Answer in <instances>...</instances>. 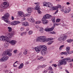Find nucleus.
<instances>
[{
  "instance_id": "nucleus-16",
  "label": "nucleus",
  "mask_w": 73,
  "mask_h": 73,
  "mask_svg": "<svg viewBox=\"0 0 73 73\" xmlns=\"http://www.w3.org/2000/svg\"><path fill=\"white\" fill-rule=\"evenodd\" d=\"M43 17L45 19H50L52 17V16L50 15L46 14V15L44 16Z\"/></svg>"
},
{
  "instance_id": "nucleus-46",
  "label": "nucleus",
  "mask_w": 73,
  "mask_h": 73,
  "mask_svg": "<svg viewBox=\"0 0 73 73\" xmlns=\"http://www.w3.org/2000/svg\"><path fill=\"white\" fill-rule=\"evenodd\" d=\"M38 13H41V11H40V10L37 9Z\"/></svg>"
},
{
  "instance_id": "nucleus-18",
  "label": "nucleus",
  "mask_w": 73,
  "mask_h": 73,
  "mask_svg": "<svg viewBox=\"0 0 73 73\" xmlns=\"http://www.w3.org/2000/svg\"><path fill=\"white\" fill-rule=\"evenodd\" d=\"M11 38H10V39H9V41H10V44H11L12 45H15L16 44V43L17 42V41L15 40H11H11H11Z\"/></svg>"
},
{
  "instance_id": "nucleus-38",
  "label": "nucleus",
  "mask_w": 73,
  "mask_h": 73,
  "mask_svg": "<svg viewBox=\"0 0 73 73\" xmlns=\"http://www.w3.org/2000/svg\"><path fill=\"white\" fill-rule=\"evenodd\" d=\"M47 3H46V2H44L43 3L44 6H45V7H46V5H47L46 4H47Z\"/></svg>"
},
{
  "instance_id": "nucleus-6",
  "label": "nucleus",
  "mask_w": 73,
  "mask_h": 73,
  "mask_svg": "<svg viewBox=\"0 0 73 73\" xmlns=\"http://www.w3.org/2000/svg\"><path fill=\"white\" fill-rule=\"evenodd\" d=\"M7 2H5L3 3V4H2L1 7L2 9H4V8H6L7 7H9V4H8L7 5Z\"/></svg>"
},
{
  "instance_id": "nucleus-12",
  "label": "nucleus",
  "mask_w": 73,
  "mask_h": 73,
  "mask_svg": "<svg viewBox=\"0 0 73 73\" xmlns=\"http://www.w3.org/2000/svg\"><path fill=\"white\" fill-rule=\"evenodd\" d=\"M18 15L20 17H23V16L25 17V15H24V12L21 11H19L18 12Z\"/></svg>"
},
{
  "instance_id": "nucleus-40",
  "label": "nucleus",
  "mask_w": 73,
  "mask_h": 73,
  "mask_svg": "<svg viewBox=\"0 0 73 73\" xmlns=\"http://www.w3.org/2000/svg\"><path fill=\"white\" fill-rule=\"evenodd\" d=\"M73 40H71V39H68L67 40V41L68 42H69L70 43L72 41H73Z\"/></svg>"
},
{
  "instance_id": "nucleus-23",
  "label": "nucleus",
  "mask_w": 73,
  "mask_h": 73,
  "mask_svg": "<svg viewBox=\"0 0 73 73\" xmlns=\"http://www.w3.org/2000/svg\"><path fill=\"white\" fill-rule=\"evenodd\" d=\"M3 56L4 57H3V58H4V59L5 61H7V60H8V58H9V57H8V56H6V55L5 56L4 55V53H3Z\"/></svg>"
},
{
  "instance_id": "nucleus-2",
  "label": "nucleus",
  "mask_w": 73,
  "mask_h": 73,
  "mask_svg": "<svg viewBox=\"0 0 73 73\" xmlns=\"http://www.w3.org/2000/svg\"><path fill=\"white\" fill-rule=\"evenodd\" d=\"M53 40V38H46V37L45 36H41L37 37L36 39L37 42H48L49 41H51Z\"/></svg>"
},
{
  "instance_id": "nucleus-5",
  "label": "nucleus",
  "mask_w": 73,
  "mask_h": 73,
  "mask_svg": "<svg viewBox=\"0 0 73 73\" xmlns=\"http://www.w3.org/2000/svg\"><path fill=\"white\" fill-rule=\"evenodd\" d=\"M11 52L10 51V50H6L3 52V55L4 56L8 55L9 56H12V53H11Z\"/></svg>"
},
{
  "instance_id": "nucleus-51",
  "label": "nucleus",
  "mask_w": 73,
  "mask_h": 73,
  "mask_svg": "<svg viewBox=\"0 0 73 73\" xmlns=\"http://www.w3.org/2000/svg\"><path fill=\"white\" fill-rule=\"evenodd\" d=\"M24 28L23 27H21V31H24Z\"/></svg>"
},
{
  "instance_id": "nucleus-28",
  "label": "nucleus",
  "mask_w": 73,
  "mask_h": 73,
  "mask_svg": "<svg viewBox=\"0 0 73 73\" xmlns=\"http://www.w3.org/2000/svg\"><path fill=\"white\" fill-rule=\"evenodd\" d=\"M61 55H63V54H65L66 55H67L68 54H67V52H62L60 53Z\"/></svg>"
},
{
  "instance_id": "nucleus-19",
  "label": "nucleus",
  "mask_w": 73,
  "mask_h": 73,
  "mask_svg": "<svg viewBox=\"0 0 73 73\" xmlns=\"http://www.w3.org/2000/svg\"><path fill=\"white\" fill-rule=\"evenodd\" d=\"M40 47L41 50H46L47 49V47L44 45H40Z\"/></svg>"
},
{
  "instance_id": "nucleus-36",
  "label": "nucleus",
  "mask_w": 73,
  "mask_h": 73,
  "mask_svg": "<svg viewBox=\"0 0 73 73\" xmlns=\"http://www.w3.org/2000/svg\"><path fill=\"white\" fill-rule=\"evenodd\" d=\"M59 25V24H57L56 23H54L53 25V26L54 27H55V26H58Z\"/></svg>"
},
{
  "instance_id": "nucleus-53",
  "label": "nucleus",
  "mask_w": 73,
  "mask_h": 73,
  "mask_svg": "<svg viewBox=\"0 0 73 73\" xmlns=\"http://www.w3.org/2000/svg\"><path fill=\"white\" fill-rule=\"evenodd\" d=\"M36 28L37 29H39V28H40V27H39V26L38 25L36 26Z\"/></svg>"
},
{
  "instance_id": "nucleus-24",
  "label": "nucleus",
  "mask_w": 73,
  "mask_h": 73,
  "mask_svg": "<svg viewBox=\"0 0 73 73\" xmlns=\"http://www.w3.org/2000/svg\"><path fill=\"white\" fill-rule=\"evenodd\" d=\"M52 18L51 19V20L52 21V22H53V23H55V21H56V18H55L54 17H52Z\"/></svg>"
},
{
  "instance_id": "nucleus-26",
  "label": "nucleus",
  "mask_w": 73,
  "mask_h": 73,
  "mask_svg": "<svg viewBox=\"0 0 73 73\" xmlns=\"http://www.w3.org/2000/svg\"><path fill=\"white\" fill-rule=\"evenodd\" d=\"M39 31H40V32H41V33H42V32H44V31H43V29H42V27H39Z\"/></svg>"
},
{
  "instance_id": "nucleus-15",
  "label": "nucleus",
  "mask_w": 73,
  "mask_h": 73,
  "mask_svg": "<svg viewBox=\"0 0 73 73\" xmlns=\"http://www.w3.org/2000/svg\"><path fill=\"white\" fill-rule=\"evenodd\" d=\"M20 22L19 21H14L11 22V25H16L18 24H19Z\"/></svg>"
},
{
  "instance_id": "nucleus-48",
  "label": "nucleus",
  "mask_w": 73,
  "mask_h": 73,
  "mask_svg": "<svg viewBox=\"0 0 73 73\" xmlns=\"http://www.w3.org/2000/svg\"><path fill=\"white\" fill-rule=\"evenodd\" d=\"M58 12V10H57L54 13V15H56V14H57Z\"/></svg>"
},
{
  "instance_id": "nucleus-34",
  "label": "nucleus",
  "mask_w": 73,
  "mask_h": 73,
  "mask_svg": "<svg viewBox=\"0 0 73 73\" xmlns=\"http://www.w3.org/2000/svg\"><path fill=\"white\" fill-rule=\"evenodd\" d=\"M17 62H18V61H16L14 63L13 65L14 67H17V66L16 65V64Z\"/></svg>"
},
{
  "instance_id": "nucleus-4",
  "label": "nucleus",
  "mask_w": 73,
  "mask_h": 73,
  "mask_svg": "<svg viewBox=\"0 0 73 73\" xmlns=\"http://www.w3.org/2000/svg\"><path fill=\"white\" fill-rule=\"evenodd\" d=\"M9 17V14L8 13H7L5 14L2 17L1 19L2 20H3L5 23L9 24L10 21L8 19V18Z\"/></svg>"
},
{
  "instance_id": "nucleus-13",
  "label": "nucleus",
  "mask_w": 73,
  "mask_h": 73,
  "mask_svg": "<svg viewBox=\"0 0 73 73\" xmlns=\"http://www.w3.org/2000/svg\"><path fill=\"white\" fill-rule=\"evenodd\" d=\"M41 53L43 56H46L47 54V52L46 50H41Z\"/></svg>"
},
{
  "instance_id": "nucleus-21",
  "label": "nucleus",
  "mask_w": 73,
  "mask_h": 73,
  "mask_svg": "<svg viewBox=\"0 0 73 73\" xmlns=\"http://www.w3.org/2000/svg\"><path fill=\"white\" fill-rule=\"evenodd\" d=\"M54 27H52L51 28H49V29L46 28L44 29V31H46V32H49L50 31H53V30L54 29Z\"/></svg>"
},
{
  "instance_id": "nucleus-58",
  "label": "nucleus",
  "mask_w": 73,
  "mask_h": 73,
  "mask_svg": "<svg viewBox=\"0 0 73 73\" xmlns=\"http://www.w3.org/2000/svg\"><path fill=\"white\" fill-rule=\"evenodd\" d=\"M47 72V71L46 70H44L43 72V73H46Z\"/></svg>"
},
{
  "instance_id": "nucleus-27",
  "label": "nucleus",
  "mask_w": 73,
  "mask_h": 73,
  "mask_svg": "<svg viewBox=\"0 0 73 73\" xmlns=\"http://www.w3.org/2000/svg\"><path fill=\"white\" fill-rule=\"evenodd\" d=\"M66 51L67 52V53L68 52H69L70 50V47H66Z\"/></svg>"
},
{
  "instance_id": "nucleus-44",
  "label": "nucleus",
  "mask_w": 73,
  "mask_h": 73,
  "mask_svg": "<svg viewBox=\"0 0 73 73\" xmlns=\"http://www.w3.org/2000/svg\"><path fill=\"white\" fill-rule=\"evenodd\" d=\"M36 24H40V23H41V21H38L36 22Z\"/></svg>"
},
{
  "instance_id": "nucleus-41",
  "label": "nucleus",
  "mask_w": 73,
  "mask_h": 73,
  "mask_svg": "<svg viewBox=\"0 0 73 73\" xmlns=\"http://www.w3.org/2000/svg\"><path fill=\"white\" fill-rule=\"evenodd\" d=\"M53 43V41H50L48 43V45H50V44H52Z\"/></svg>"
},
{
  "instance_id": "nucleus-42",
  "label": "nucleus",
  "mask_w": 73,
  "mask_h": 73,
  "mask_svg": "<svg viewBox=\"0 0 73 73\" xmlns=\"http://www.w3.org/2000/svg\"><path fill=\"white\" fill-rule=\"evenodd\" d=\"M73 51H69L67 53V54H71V53H73Z\"/></svg>"
},
{
  "instance_id": "nucleus-22",
  "label": "nucleus",
  "mask_w": 73,
  "mask_h": 73,
  "mask_svg": "<svg viewBox=\"0 0 73 73\" xmlns=\"http://www.w3.org/2000/svg\"><path fill=\"white\" fill-rule=\"evenodd\" d=\"M22 26L24 27H27L29 26V24L27 22H25L22 23Z\"/></svg>"
},
{
  "instance_id": "nucleus-39",
  "label": "nucleus",
  "mask_w": 73,
  "mask_h": 73,
  "mask_svg": "<svg viewBox=\"0 0 73 73\" xmlns=\"http://www.w3.org/2000/svg\"><path fill=\"white\" fill-rule=\"evenodd\" d=\"M41 68V66L40 65H39L37 66V68H36V70H38V69Z\"/></svg>"
},
{
  "instance_id": "nucleus-59",
  "label": "nucleus",
  "mask_w": 73,
  "mask_h": 73,
  "mask_svg": "<svg viewBox=\"0 0 73 73\" xmlns=\"http://www.w3.org/2000/svg\"><path fill=\"white\" fill-rule=\"evenodd\" d=\"M33 19V17H30V20Z\"/></svg>"
},
{
  "instance_id": "nucleus-31",
  "label": "nucleus",
  "mask_w": 73,
  "mask_h": 73,
  "mask_svg": "<svg viewBox=\"0 0 73 73\" xmlns=\"http://www.w3.org/2000/svg\"><path fill=\"white\" fill-rule=\"evenodd\" d=\"M8 29H9V32H11L12 31V27H8Z\"/></svg>"
},
{
  "instance_id": "nucleus-7",
  "label": "nucleus",
  "mask_w": 73,
  "mask_h": 73,
  "mask_svg": "<svg viewBox=\"0 0 73 73\" xmlns=\"http://www.w3.org/2000/svg\"><path fill=\"white\" fill-rule=\"evenodd\" d=\"M67 38V36L66 35H64L63 36H60L58 39V41H64V40H65Z\"/></svg>"
},
{
  "instance_id": "nucleus-47",
  "label": "nucleus",
  "mask_w": 73,
  "mask_h": 73,
  "mask_svg": "<svg viewBox=\"0 0 73 73\" xmlns=\"http://www.w3.org/2000/svg\"><path fill=\"white\" fill-rule=\"evenodd\" d=\"M48 70H52V68L51 66L49 67L48 68Z\"/></svg>"
},
{
  "instance_id": "nucleus-49",
  "label": "nucleus",
  "mask_w": 73,
  "mask_h": 73,
  "mask_svg": "<svg viewBox=\"0 0 73 73\" xmlns=\"http://www.w3.org/2000/svg\"><path fill=\"white\" fill-rule=\"evenodd\" d=\"M50 33H51V34H56V32L53 31L51 32Z\"/></svg>"
},
{
  "instance_id": "nucleus-10",
  "label": "nucleus",
  "mask_w": 73,
  "mask_h": 73,
  "mask_svg": "<svg viewBox=\"0 0 73 73\" xmlns=\"http://www.w3.org/2000/svg\"><path fill=\"white\" fill-rule=\"evenodd\" d=\"M35 50L36 53H40V52L41 50L40 46H39L36 47L35 48Z\"/></svg>"
},
{
  "instance_id": "nucleus-55",
  "label": "nucleus",
  "mask_w": 73,
  "mask_h": 73,
  "mask_svg": "<svg viewBox=\"0 0 73 73\" xmlns=\"http://www.w3.org/2000/svg\"><path fill=\"white\" fill-rule=\"evenodd\" d=\"M23 35H27V32H23Z\"/></svg>"
},
{
  "instance_id": "nucleus-32",
  "label": "nucleus",
  "mask_w": 73,
  "mask_h": 73,
  "mask_svg": "<svg viewBox=\"0 0 73 73\" xmlns=\"http://www.w3.org/2000/svg\"><path fill=\"white\" fill-rule=\"evenodd\" d=\"M28 53V50L27 49H25L24 52H23V54H27Z\"/></svg>"
},
{
  "instance_id": "nucleus-57",
  "label": "nucleus",
  "mask_w": 73,
  "mask_h": 73,
  "mask_svg": "<svg viewBox=\"0 0 73 73\" xmlns=\"http://www.w3.org/2000/svg\"><path fill=\"white\" fill-rule=\"evenodd\" d=\"M65 71H66V72L67 73H69V71H68V70H65Z\"/></svg>"
},
{
  "instance_id": "nucleus-52",
  "label": "nucleus",
  "mask_w": 73,
  "mask_h": 73,
  "mask_svg": "<svg viewBox=\"0 0 73 73\" xmlns=\"http://www.w3.org/2000/svg\"><path fill=\"white\" fill-rule=\"evenodd\" d=\"M52 66H54V67H57V64H53L52 65Z\"/></svg>"
},
{
  "instance_id": "nucleus-50",
  "label": "nucleus",
  "mask_w": 73,
  "mask_h": 73,
  "mask_svg": "<svg viewBox=\"0 0 73 73\" xmlns=\"http://www.w3.org/2000/svg\"><path fill=\"white\" fill-rule=\"evenodd\" d=\"M17 50H14L13 51L14 53H17Z\"/></svg>"
},
{
  "instance_id": "nucleus-62",
  "label": "nucleus",
  "mask_w": 73,
  "mask_h": 73,
  "mask_svg": "<svg viewBox=\"0 0 73 73\" xmlns=\"http://www.w3.org/2000/svg\"><path fill=\"white\" fill-rule=\"evenodd\" d=\"M26 20V18H25L23 17V20Z\"/></svg>"
},
{
  "instance_id": "nucleus-43",
  "label": "nucleus",
  "mask_w": 73,
  "mask_h": 73,
  "mask_svg": "<svg viewBox=\"0 0 73 73\" xmlns=\"http://www.w3.org/2000/svg\"><path fill=\"white\" fill-rule=\"evenodd\" d=\"M56 21L57 22V23H58V22H60V19H57L56 20Z\"/></svg>"
},
{
  "instance_id": "nucleus-63",
  "label": "nucleus",
  "mask_w": 73,
  "mask_h": 73,
  "mask_svg": "<svg viewBox=\"0 0 73 73\" xmlns=\"http://www.w3.org/2000/svg\"><path fill=\"white\" fill-rule=\"evenodd\" d=\"M36 48V47H31V49H34L35 50V48Z\"/></svg>"
},
{
  "instance_id": "nucleus-37",
  "label": "nucleus",
  "mask_w": 73,
  "mask_h": 73,
  "mask_svg": "<svg viewBox=\"0 0 73 73\" xmlns=\"http://www.w3.org/2000/svg\"><path fill=\"white\" fill-rule=\"evenodd\" d=\"M30 22L31 23H34L35 22V19H31L30 20Z\"/></svg>"
},
{
  "instance_id": "nucleus-9",
  "label": "nucleus",
  "mask_w": 73,
  "mask_h": 73,
  "mask_svg": "<svg viewBox=\"0 0 73 73\" xmlns=\"http://www.w3.org/2000/svg\"><path fill=\"white\" fill-rule=\"evenodd\" d=\"M42 22L44 25H46V24H48V23H49V21H47V20L46 19L43 18L42 19Z\"/></svg>"
},
{
  "instance_id": "nucleus-64",
  "label": "nucleus",
  "mask_w": 73,
  "mask_h": 73,
  "mask_svg": "<svg viewBox=\"0 0 73 73\" xmlns=\"http://www.w3.org/2000/svg\"><path fill=\"white\" fill-rule=\"evenodd\" d=\"M50 73H54V72H53V71H50Z\"/></svg>"
},
{
  "instance_id": "nucleus-1",
  "label": "nucleus",
  "mask_w": 73,
  "mask_h": 73,
  "mask_svg": "<svg viewBox=\"0 0 73 73\" xmlns=\"http://www.w3.org/2000/svg\"><path fill=\"white\" fill-rule=\"evenodd\" d=\"M7 36H2L0 37V39L1 41H7L8 43H10V41L9 39L13 36V33H7Z\"/></svg>"
},
{
  "instance_id": "nucleus-3",
  "label": "nucleus",
  "mask_w": 73,
  "mask_h": 73,
  "mask_svg": "<svg viewBox=\"0 0 73 73\" xmlns=\"http://www.w3.org/2000/svg\"><path fill=\"white\" fill-rule=\"evenodd\" d=\"M67 62H72V61H72V59H71L69 58H67L66 59L64 58L59 60L60 61L59 64H60V65H63H63H66L67 64ZM59 65L60 64H58V66H59Z\"/></svg>"
},
{
  "instance_id": "nucleus-17",
  "label": "nucleus",
  "mask_w": 73,
  "mask_h": 73,
  "mask_svg": "<svg viewBox=\"0 0 73 73\" xmlns=\"http://www.w3.org/2000/svg\"><path fill=\"white\" fill-rule=\"evenodd\" d=\"M61 11L62 12H64L65 13H69V12H70L71 10L70 9H61Z\"/></svg>"
},
{
  "instance_id": "nucleus-25",
  "label": "nucleus",
  "mask_w": 73,
  "mask_h": 73,
  "mask_svg": "<svg viewBox=\"0 0 73 73\" xmlns=\"http://www.w3.org/2000/svg\"><path fill=\"white\" fill-rule=\"evenodd\" d=\"M24 66V64L23 63L21 64L20 66L19 67V69H22L23 68Z\"/></svg>"
},
{
  "instance_id": "nucleus-35",
  "label": "nucleus",
  "mask_w": 73,
  "mask_h": 73,
  "mask_svg": "<svg viewBox=\"0 0 73 73\" xmlns=\"http://www.w3.org/2000/svg\"><path fill=\"white\" fill-rule=\"evenodd\" d=\"M9 45V43H5L4 46L5 48H7L8 47V46Z\"/></svg>"
},
{
  "instance_id": "nucleus-33",
  "label": "nucleus",
  "mask_w": 73,
  "mask_h": 73,
  "mask_svg": "<svg viewBox=\"0 0 73 73\" xmlns=\"http://www.w3.org/2000/svg\"><path fill=\"white\" fill-rule=\"evenodd\" d=\"M0 61H1V62H5V61L4 57H2L1 58V59L0 60Z\"/></svg>"
},
{
  "instance_id": "nucleus-54",
  "label": "nucleus",
  "mask_w": 73,
  "mask_h": 73,
  "mask_svg": "<svg viewBox=\"0 0 73 73\" xmlns=\"http://www.w3.org/2000/svg\"><path fill=\"white\" fill-rule=\"evenodd\" d=\"M14 19H15V18H14V17L13 16H11V19L12 20H13Z\"/></svg>"
},
{
  "instance_id": "nucleus-60",
  "label": "nucleus",
  "mask_w": 73,
  "mask_h": 73,
  "mask_svg": "<svg viewBox=\"0 0 73 73\" xmlns=\"http://www.w3.org/2000/svg\"><path fill=\"white\" fill-rule=\"evenodd\" d=\"M34 4H39V3L36 2V3H34Z\"/></svg>"
},
{
  "instance_id": "nucleus-61",
  "label": "nucleus",
  "mask_w": 73,
  "mask_h": 73,
  "mask_svg": "<svg viewBox=\"0 0 73 73\" xmlns=\"http://www.w3.org/2000/svg\"><path fill=\"white\" fill-rule=\"evenodd\" d=\"M61 7L62 8V9H64V6H62V7L61 6Z\"/></svg>"
},
{
  "instance_id": "nucleus-45",
  "label": "nucleus",
  "mask_w": 73,
  "mask_h": 73,
  "mask_svg": "<svg viewBox=\"0 0 73 73\" xmlns=\"http://www.w3.org/2000/svg\"><path fill=\"white\" fill-rule=\"evenodd\" d=\"M46 65L44 64L41 66V68H45V67H46Z\"/></svg>"
},
{
  "instance_id": "nucleus-20",
  "label": "nucleus",
  "mask_w": 73,
  "mask_h": 73,
  "mask_svg": "<svg viewBox=\"0 0 73 73\" xmlns=\"http://www.w3.org/2000/svg\"><path fill=\"white\" fill-rule=\"evenodd\" d=\"M46 7H48V8H52V7H54L53 5V4L52 3H51L49 2L47 3L46 4Z\"/></svg>"
},
{
  "instance_id": "nucleus-29",
  "label": "nucleus",
  "mask_w": 73,
  "mask_h": 73,
  "mask_svg": "<svg viewBox=\"0 0 73 73\" xmlns=\"http://www.w3.org/2000/svg\"><path fill=\"white\" fill-rule=\"evenodd\" d=\"M64 47V45H62L59 48V50H62V48Z\"/></svg>"
},
{
  "instance_id": "nucleus-8",
  "label": "nucleus",
  "mask_w": 73,
  "mask_h": 73,
  "mask_svg": "<svg viewBox=\"0 0 73 73\" xmlns=\"http://www.w3.org/2000/svg\"><path fill=\"white\" fill-rule=\"evenodd\" d=\"M27 11L28 12V13H26V15H25L24 17H25V16H27V17L30 16H31V13H32V12L33 10L31 9H27Z\"/></svg>"
},
{
  "instance_id": "nucleus-30",
  "label": "nucleus",
  "mask_w": 73,
  "mask_h": 73,
  "mask_svg": "<svg viewBox=\"0 0 73 73\" xmlns=\"http://www.w3.org/2000/svg\"><path fill=\"white\" fill-rule=\"evenodd\" d=\"M28 33L29 35H31L33 33V31H29Z\"/></svg>"
},
{
  "instance_id": "nucleus-56",
  "label": "nucleus",
  "mask_w": 73,
  "mask_h": 73,
  "mask_svg": "<svg viewBox=\"0 0 73 73\" xmlns=\"http://www.w3.org/2000/svg\"><path fill=\"white\" fill-rule=\"evenodd\" d=\"M24 35V33H22L21 34V36H23Z\"/></svg>"
},
{
  "instance_id": "nucleus-11",
  "label": "nucleus",
  "mask_w": 73,
  "mask_h": 73,
  "mask_svg": "<svg viewBox=\"0 0 73 73\" xmlns=\"http://www.w3.org/2000/svg\"><path fill=\"white\" fill-rule=\"evenodd\" d=\"M40 9V6L39 5H36L35 7L34 8H32V7H29L27 9Z\"/></svg>"
},
{
  "instance_id": "nucleus-14",
  "label": "nucleus",
  "mask_w": 73,
  "mask_h": 73,
  "mask_svg": "<svg viewBox=\"0 0 73 73\" xmlns=\"http://www.w3.org/2000/svg\"><path fill=\"white\" fill-rule=\"evenodd\" d=\"M58 8H60V9H62L61 7V5H58L57 6H54L52 7V9H57Z\"/></svg>"
}]
</instances>
